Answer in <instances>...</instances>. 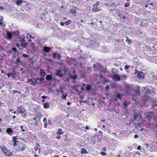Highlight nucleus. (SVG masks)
I'll return each mask as SVG.
<instances>
[{
  "label": "nucleus",
  "instance_id": "f03ea898",
  "mask_svg": "<svg viewBox=\"0 0 157 157\" xmlns=\"http://www.w3.org/2000/svg\"><path fill=\"white\" fill-rule=\"evenodd\" d=\"M18 109L17 110V112L18 113H23L24 115H25L26 113V111L25 110V109L22 106H19L18 107Z\"/></svg>",
  "mask_w": 157,
  "mask_h": 157
},
{
  "label": "nucleus",
  "instance_id": "8fccbe9b",
  "mask_svg": "<svg viewBox=\"0 0 157 157\" xmlns=\"http://www.w3.org/2000/svg\"><path fill=\"white\" fill-rule=\"evenodd\" d=\"M57 53H54L53 54V58L54 59H55L56 57V56H57Z\"/></svg>",
  "mask_w": 157,
  "mask_h": 157
},
{
  "label": "nucleus",
  "instance_id": "a878e982",
  "mask_svg": "<svg viewBox=\"0 0 157 157\" xmlns=\"http://www.w3.org/2000/svg\"><path fill=\"white\" fill-rule=\"evenodd\" d=\"M132 86L130 85H127L125 86V89L128 91L130 89Z\"/></svg>",
  "mask_w": 157,
  "mask_h": 157
},
{
  "label": "nucleus",
  "instance_id": "ddd939ff",
  "mask_svg": "<svg viewBox=\"0 0 157 157\" xmlns=\"http://www.w3.org/2000/svg\"><path fill=\"white\" fill-rule=\"evenodd\" d=\"M6 155L10 156L12 155L13 153L9 151L6 149L4 152H3Z\"/></svg>",
  "mask_w": 157,
  "mask_h": 157
},
{
  "label": "nucleus",
  "instance_id": "58836bf2",
  "mask_svg": "<svg viewBox=\"0 0 157 157\" xmlns=\"http://www.w3.org/2000/svg\"><path fill=\"white\" fill-rule=\"evenodd\" d=\"M126 42L128 43L129 44H130L132 43L131 41L130 40L128 39L126 40Z\"/></svg>",
  "mask_w": 157,
  "mask_h": 157
},
{
  "label": "nucleus",
  "instance_id": "cd10ccee",
  "mask_svg": "<svg viewBox=\"0 0 157 157\" xmlns=\"http://www.w3.org/2000/svg\"><path fill=\"white\" fill-rule=\"evenodd\" d=\"M13 132V130L11 128H8L7 129V133L10 134Z\"/></svg>",
  "mask_w": 157,
  "mask_h": 157
},
{
  "label": "nucleus",
  "instance_id": "9d476101",
  "mask_svg": "<svg viewBox=\"0 0 157 157\" xmlns=\"http://www.w3.org/2000/svg\"><path fill=\"white\" fill-rule=\"evenodd\" d=\"M144 74L141 71H139L137 75V77L140 79H141L144 77Z\"/></svg>",
  "mask_w": 157,
  "mask_h": 157
},
{
  "label": "nucleus",
  "instance_id": "c03bdc74",
  "mask_svg": "<svg viewBox=\"0 0 157 157\" xmlns=\"http://www.w3.org/2000/svg\"><path fill=\"white\" fill-rule=\"evenodd\" d=\"M100 154L103 156H105L106 155V153L102 151L101 152Z\"/></svg>",
  "mask_w": 157,
  "mask_h": 157
},
{
  "label": "nucleus",
  "instance_id": "5fc2aeb1",
  "mask_svg": "<svg viewBox=\"0 0 157 157\" xmlns=\"http://www.w3.org/2000/svg\"><path fill=\"white\" fill-rule=\"evenodd\" d=\"M105 88L106 90H108L109 89L110 87L109 86L107 85L105 86Z\"/></svg>",
  "mask_w": 157,
  "mask_h": 157
},
{
  "label": "nucleus",
  "instance_id": "0e129e2a",
  "mask_svg": "<svg viewBox=\"0 0 157 157\" xmlns=\"http://www.w3.org/2000/svg\"><path fill=\"white\" fill-rule=\"evenodd\" d=\"M141 149V146L140 145H139L137 147V150H140Z\"/></svg>",
  "mask_w": 157,
  "mask_h": 157
},
{
  "label": "nucleus",
  "instance_id": "a18cd8bd",
  "mask_svg": "<svg viewBox=\"0 0 157 157\" xmlns=\"http://www.w3.org/2000/svg\"><path fill=\"white\" fill-rule=\"evenodd\" d=\"M12 50L14 51L15 52H17V49L16 48H11Z\"/></svg>",
  "mask_w": 157,
  "mask_h": 157
},
{
  "label": "nucleus",
  "instance_id": "a211bd4d",
  "mask_svg": "<svg viewBox=\"0 0 157 157\" xmlns=\"http://www.w3.org/2000/svg\"><path fill=\"white\" fill-rule=\"evenodd\" d=\"M11 75L12 76L13 78L15 77V75L16 74V72L14 69L12 70V71L10 73Z\"/></svg>",
  "mask_w": 157,
  "mask_h": 157
},
{
  "label": "nucleus",
  "instance_id": "603ef678",
  "mask_svg": "<svg viewBox=\"0 0 157 157\" xmlns=\"http://www.w3.org/2000/svg\"><path fill=\"white\" fill-rule=\"evenodd\" d=\"M3 17L2 16H0V21H3Z\"/></svg>",
  "mask_w": 157,
  "mask_h": 157
},
{
  "label": "nucleus",
  "instance_id": "a19ab883",
  "mask_svg": "<svg viewBox=\"0 0 157 157\" xmlns=\"http://www.w3.org/2000/svg\"><path fill=\"white\" fill-rule=\"evenodd\" d=\"M129 5H130V4H129V2H126L125 3V5H124V6L125 7H128Z\"/></svg>",
  "mask_w": 157,
  "mask_h": 157
},
{
  "label": "nucleus",
  "instance_id": "dca6fc26",
  "mask_svg": "<svg viewBox=\"0 0 157 157\" xmlns=\"http://www.w3.org/2000/svg\"><path fill=\"white\" fill-rule=\"evenodd\" d=\"M100 77L101 78H103V76L101 75L105 73V70H101L100 71Z\"/></svg>",
  "mask_w": 157,
  "mask_h": 157
},
{
  "label": "nucleus",
  "instance_id": "aec40b11",
  "mask_svg": "<svg viewBox=\"0 0 157 157\" xmlns=\"http://www.w3.org/2000/svg\"><path fill=\"white\" fill-rule=\"evenodd\" d=\"M46 74V73L44 72L43 69H41L40 70V75L41 76L44 77Z\"/></svg>",
  "mask_w": 157,
  "mask_h": 157
},
{
  "label": "nucleus",
  "instance_id": "f704fd0d",
  "mask_svg": "<svg viewBox=\"0 0 157 157\" xmlns=\"http://www.w3.org/2000/svg\"><path fill=\"white\" fill-rule=\"evenodd\" d=\"M37 79L35 82H32L31 83V84L33 86H35L37 84Z\"/></svg>",
  "mask_w": 157,
  "mask_h": 157
},
{
  "label": "nucleus",
  "instance_id": "680f3d73",
  "mask_svg": "<svg viewBox=\"0 0 157 157\" xmlns=\"http://www.w3.org/2000/svg\"><path fill=\"white\" fill-rule=\"evenodd\" d=\"M60 24L62 26H63L64 25V24H65V22H61L60 23Z\"/></svg>",
  "mask_w": 157,
  "mask_h": 157
},
{
  "label": "nucleus",
  "instance_id": "6e6d98bb",
  "mask_svg": "<svg viewBox=\"0 0 157 157\" xmlns=\"http://www.w3.org/2000/svg\"><path fill=\"white\" fill-rule=\"evenodd\" d=\"M47 122L45 123L44 124V127L45 128H47Z\"/></svg>",
  "mask_w": 157,
  "mask_h": 157
},
{
  "label": "nucleus",
  "instance_id": "338daca9",
  "mask_svg": "<svg viewBox=\"0 0 157 157\" xmlns=\"http://www.w3.org/2000/svg\"><path fill=\"white\" fill-rule=\"evenodd\" d=\"M102 150L103 151H105L106 150V148L105 147H104L102 148Z\"/></svg>",
  "mask_w": 157,
  "mask_h": 157
},
{
  "label": "nucleus",
  "instance_id": "2f4dec72",
  "mask_svg": "<svg viewBox=\"0 0 157 157\" xmlns=\"http://www.w3.org/2000/svg\"><path fill=\"white\" fill-rule=\"evenodd\" d=\"M77 85H74L72 87V88L75 90L77 92H78L79 91V90L77 89L76 88L77 87Z\"/></svg>",
  "mask_w": 157,
  "mask_h": 157
},
{
  "label": "nucleus",
  "instance_id": "7ed1b4c3",
  "mask_svg": "<svg viewBox=\"0 0 157 157\" xmlns=\"http://www.w3.org/2000/svg\"><path fill=\"white\" fill-rule=\"evenodd\" d=\"M111 78L115 81H119L121 79V76L119 75L114 74L111 76Z\"/></svg>",
  "mask_w": 157,
  "mask_h": 157
},
{
  "label": "nucleus",
  "instance_id": "423d86ee",
  "mask_svg": "<svg viewBox=\"0 0 157 157\" xmlns=\"http://www.w3.org/2000/svg\"><path fill=\"white\" fill-rule=\"evenodd\" d=\"M97 67L96 68H94V70L95 71H98V69L99 70H103L102 69V68L103 67V66L101 65V64L97 63Z\"/></svg>",
  "mask_w": 157,
  "mask_h": 157
},
{
  "label": "nucleus",
  "instance_id": "c85d7f7f",
  "mask_svg": "<svg viewBox=\"0 0 157 157\" xmlns=\"http://www.w3.org/2000/svg\"><path fill=\"white\" fill-rule=\"evenodd\" d=\"M0 148L3 152L7 149L4 145H1L0 146Z\"/></svg>",
  "mask_w": 157,
  "mask_h": 157
},
{
  "label": "nucleus",
  "instance_id": "de8ad7c7",
  "mask_svg": "<svg viewBox=\"0 0 157 157\" xmlns=\"http://www.w3.org/2000/svg\"><path fill=\"white\" fill-rule=\"evenodd\" d=\"M44 79L43 78H40L37 79V80H40V81L42 82L44 80Z\"/></svg>",
  "mask_w": 157,
  "mask_h": 157
},
{
  "label": "nucleus",
  "instance_id": "864d4df0",
  "mask_svg": "<svg viewBox=\"0 0 157 157\" xmlns=\"http://www.w3.org/2000/svg\"><path fill=\"white\" fill-rule=\"evenodd\" d=\"M129 66L128 65H126L124 67V69L125 70H127L129 68Z\"/></svg>",
  "mask_w": 157,
  "mask_h": 157
},
{
  "label": "nucleus",
  "instance_id": "774afa93",
  "mask_svg": "<svg viewBox=\"0 0 157 157\" xmlns=\"http://www.w3.org/2000/svg\"><path fill=\"white\" fill-rule=\"evenodd\" d=\"M65 80L67 82H69L70 81V78H67Z\"/></svg>",
  "mask_w": 157,
  "mask_h": 157
},
{
  "label": "nucleus",
  "instance_id": "e433bc0d",
  "mask_svg": "<svg viewBox=\"0 0 157 157\" xmlns=\"http://www.w3.org/2000/svg\"><path fill=\"white\" fill-rule=\"evenodd\" d=\"M70 12L73 13L75 14L76 13V11L75 10L71 9Z\"/></svg>",
  "mask_w": 157,
  "mask_h": 157
},
{
  "label": "nucleus",
  "instance_id": "6ab92c4d",
  "mask_svg": "<svg viewBox=\"0 0 157 157\" xmlns=\"http://www.w3.org/2000/svg\"><path fill=\"white\" fill-rule=\"evenodd\" d=\"M142 90L144 91V93H146L148 94V93H150L149 90L146 88L145 87H143L142 88Z\"/></svg>",
  "mask_w": 157,
  "mask_h": 157
},
{
  "label": "nucleus",
  "instance_id": "4d7b16f0",
  "mask_svg": "<svg viewBox=\"0 0 157 157\" xmlns=\"http://www.w3.org/2000/svg\"><path fill=\"white\" fill-rule=\"evenodd\" d=\"M47 118L45 117H44L43 119V122H44V123H46V122H47Z\"/></svg>",
  "mask_w": 157,
  "mask_h": 157
},
{
  "label": "nucleus",
  "instance_id": "b1692460",
  "mask_svg": "<svg viewBox=\"0 0 157 157\" xmlns=\"http://www.w3.org/2000/svg\"><path fill=\"white\" fill-rule=\"evenodd\" d=\"M28 44V42L21 43V45L24 48H25L27 46Z\"/></svg>",
  "mask_w": 157,
  "mask_h": 157
},
{
  "label": "nucleus",
  "instance_id": "49530a36",
  "mask_svg": "<svg viewBox=\"0 0 157 157\" xmlns=\"http://www.w3.org/2000/svg\"><path fill=\"white\" fill-rule=\"evenodd\" d=\"M133 117H134V119L133 121L134 122V121H135V120L137 118H138V116H136V115H134Z\"/></svg>",
  "mask_w": 157,
  "mask_h": 157
},
{
  "label": "nucleus",
  "instance_id": "bb28decb",
  "mask_svg": "<svg viewBox=\"0 0 157 157\" xmlns=\"http://www.w3.org/2000/svg\"><path fill=\"white\" fill-rule=\"evenodd\" d=\"M58 131L57 132V134L59 135H61L63 133V132H61L62 129L61 128H59L58 129Z\"/></svg>",
  "mask_w": 157,
  "mask_h": 157
},
{
  "label": "nucleus",
  "instance_id": "c9c22d12",
  "mask_svg": "<svg viewBox=\"0 0 157 157\" xmlns=\"http://www.w3.org/2000/svg\"><path fill=\"white\" fill-rule=\"evenodd\" d=\"M22 62L20 60L19 58H17L16 61V64H18V63H20L21 62Z\"/></svg>",
  "mask_w": 157,
  "mask_h": 157
},
{
  "label": "nucleus",
  "instance_id": "6e6552de",
  "mask_svg": "<svg viewBox=\"0 0 157 157\" xmlns=\"http://www.w3.org/2000/svg\"><path fill=\"white\" fill-rule=\"evenodd\" d=\"M90 45L95 46L96 47L98 46L99 45V44L94 40H92L90 41Z\"/></svg>",
  "mask_w": 157,
  "mask_h": 157
},
{
  "label": "nucleus",
  "instance_id": "bf43d9fd",
  "mask_svg": "<svg viewBox=\"0 0 157 157\" xmlns=\"http://www.w3.org/2000/svg\"><path fill=\"white\" fill-rule=\"evenodd\" d=\"M42 98L44 99H46L47 98V97L44 95L42 96Z\"/></svg>",
  "mask_w": 157,
  "mask_h": 157
},
{
  "label": "nucleus",
  "instance_id": "4468645a",
  "mask_svg": "<svg viewBox=\"0 0 157 157\" xmlns=\"http://www.w3.org/2000/svg\"><path fill=\"white\" fill-rule=\"evenodd\" d=\"M61 72V70H58L57 71V73L56 74V75L57 76H59V77H62L63 76V74H60Z\"/></svg>",
  "mask_w": 157,
  "mask_h": 157
},
{
  "label": "nucleus",
  "instance_id": "e2e57ef3",
  "mask_svg": "<svg viewBox=\"0 0 157 157\" xmlns=\"http://www.w3.org/2000/svg\"><path fill=\"white\" fill-rule=\"evenodd\" d=\"M97 63H96V64H94L93 65V68L94 69L95 68H96L97 67Z\"/></svg>",
  "mask_w": 157,
  "mask_h": 157
},
{
  "label": "nucleus",
  "instance_id": "39448f33",
  "mask_svg": "<svg viewBox=\"0 0 157 157\" xmlns=\"http://www.w3.org/2000/svg\"><path fill=\"white\" fill-rule=\"evenodd\" d=\"M140 87L139 86H137L136 89L135 90V92L137 96H139L141 94L140 91Z\"/></svg>",
  "mask_w": 157,
  "mask_h": 157
},
{
  "label": "nucleus",
  "instance_id": "72a5a7b5",
  "mask_svg": "<svg viewBox=\"0 0 157 157\" xmlns=\"http://www.w3.org/2000/svg\"><path fill=\"white\" fill-rule=\"evenodd\" d=\"M116 97L117 98L121 100V95L120 94L118 93L117 94Z\"/></svg>",
  "mask_w": 157,
  "mask_h": 157
},
{
  "label": "nucleus",
  "instance_id": "7c9ffc66",
  "mask_svg": "<svg viewBox=\"0 0 157 157\" xmlns=\"http://www.w3.org/2000/svg\"><path fill=\"white\" fill-rule=\"evenodd\" d=\"M127 78V76L125 75H123L121 77V80H126Z\"/></svg>",
  "mask_w": 157,
  "mask_h": 157
},
{
  "label": "nucleus",
  "instance_id": "f3484780",
  "mask_svg": "<svg viewBox=\"0 0 157 157\" xmlns=\"http://www.w3.org/2000/svg\"><path fill=\"white\" fill-rule=\"evenodd\" d=\"M46 79L47 80H53V77L51 75H46Z\"/></svg>",
  "mask_w": 157,
  "mask_h": 157
},
{
  "label": "nucleus",
  "instance_id": "37998d69",
  "mask_svg": "<svg viewBox=\"0 0 157 157\" xmlns=\"http://www.w3.org/2000/svg\"><path fill=\"white\" fill-rule=\"evenodd\" d=\"M13 33L14 34H16L17 35H18L19 34V32L18 31H13Z\"/></svg>",
  "mask_w": 157,
  "mask_h": 157
},
{
  "label": "nucleus",
  "instance_id": "f257e3e1",
  "mask_svg": "<svg viewBox=\"0 0 157 157\" xmlns=\"http://www.w3.org/2000/svg\"><path fill=\"white\" fill-rule=\"evenodd\" d=\"M99 4V2L97 1L96 4L94 5L92 11L93 12L95 13L100 10V9L98 7V6Z\"/></svg>",
  "mask_w": 157,
  "mask_h": 157
},
{
  "label": "nucleus",
  "instance_id": "5701e85b",
  "mask_svg": "<svg viewBox=\"0 0 157 157\" xmlns=\"http://www.w3.org/2000/svg\"><path fill=\"white\" fill-rule=\"evenodd\" d=\"M22 2H23V1L22 0H17L16 1V3L17 5H20L22 4Z\"/></svg>",
  "mask_w": 157,
  "mask_h": 157
},
{
  "label": "nucleus",
  "instance_id": "1a4fd4ad",
  "mask_svg": "<svg viewBox=\"0 0 157 157\" xmlns=\"http://www.w3.org/2000/svg\"><path fill=\"white\" fill-rule=\"evenodd\" d=\"M90 45L95 46L96 47L98 46L99 45V44L94 40H92L90 41Z\"/></svg>",
  "mask_w": 157,
  "mask_h": 157
},
{
  "label": "nucleus",
  "instance_id": "09e8293b",
  "mask_svg": "<svg viewBox=\"0 0 157 157\" xmlns=\"http://www.w3.org/2000/svg\"><path fill=\"white\" fill-rule=\"evenodd\" d=\"M57 58L59 59H60L61 57V56L59 54H57Z\"/></svg>",
  "mask_w": 157,
  "mask_h": 157
},
{
  "label": "nucleus",
  "instance_id": "473e14b6",
  "mask_svg": "<svg viewBox=\"0 0 157 157\" xmlns=\"http://www.w3.org/2000/svg\"><path fill=\"white\" fill-rule=\"evenodd\" d=\"M78 76L76 75H75L73 76V79L75 80V81H74V82L75 83L76 82V79L78 78Z\"/></svg>",
  "mask_w": 157,
  "mask_h": 157
},
{
  "label": "nucleus",
  "instance_id": "412c9836",
  "mask_svg": "<svg viewBox=\"0 0 157 157\" xmlns=\"http://www.w3.org/2000/svg\"><path fill=\"white\" fill-rule=\"evenodd\" d=\"M50 103L48 102H45L44 103L43 106L45 109L48 108L49 106Z\"/></svg>",
  "mask_w": 157,
  "mask_h": 157
},
{
  "label": "nucleus",
  "instance_id": "69168bd1",
  "mask_svg": "<svg viewBox=\"0 0 157 157\" xmlns=\"http://www.w3.org/2000/svg\"><path fill=\"white\" fill-rule=\"evenodd\" d=\"M134 137L135 138H138V135L137 134H135L134 136Z\"/></svg>",
  "mask_w": 157,
  "mask_h": 157
},
{
  "label": "nucleus",
  "instance_id": "393cba45",
  "mask_svg": "<svg viewBox=\"0 0 157 157\" xmlns=\"http://www.w3.org/2000/svg\"><path fill=\"white\" fill-rule=\"evenodd\" d=\"M81 154L83 153L86 154L88 153V152L86 151V149H84V148H82L81 150Z\"/></svg>",
  "mask_w": 157,
  "mask_h": 157
},
{
  "label": "nucleus",
  "instance_id": "2eb2a0df",
  "mask_svg": "<svg viewBox=\"0 0 157 157\" xmlns=\"http://www.w3.org/2000/svg\"><path fill=\"white\" fill-rule=\"evenodd\" d=\"M19 147L21 149L22 151H23L25 149L26 147V145L25 144L22 143L21 145Z\"/></svg>",
  "mask_w": 157,
  "mask_h": 157
},
{
  "label": "nucleus",
  "instance_id": "79ce46f5",
  "mask_svg": "<svg viewBox=\"0 0 157 157\" xmlns=\"http://www.w3.org/2000/svg\"><path fill=\"white\" fill-rule=\"evenodd\" d=\"M57 91L58 93L61 92L62 93V95H63V90H57Z\"/></svg>",
  "mask_w": 157,
  "mask_h": 157
},
{
  "label": "nucleus",
  "instance_id": "3c124183",
  "mask_svg": "<svg viewBox=\"0 0 157 157\" xmlns=\"http://www.w3.org/2000/svg\"><path fill=\"white\" fill-rule=\"evenodd\" d=\"M123 106L125 108L127 107L128 106V104L125 103H123Z\"/></svg>",
  "mask_w": 157,
  "mask_h": 157
},
{
  "label": "nucleus",
  "instance_id": "13d9d810",
  "mask_svg": "<svg viewBox=\"0 0 157 157\" xmlns=\"http://www.w3.org/2000/svg\"><path fill=\"white\" fill-rule=\"evenodd\" d=\"M23 56L24 57H27L29 56V55L25 54H24L23 55Z\"/></svg>",
  "mask_w": 157,
  "mask_h": 157
},
{
  "label": "nucleus",
  "instance_id": "c756f323",
  "mask_svg": "<svg viewBox=\"0 0 157 157\" xmlns=\"http://www.w3.org/2000/svg\"><path fill=\"white\" fill-rule=\"evenodd\" d=\"M71 20H67V21L65 22V25H69V24H70L71 23Z\"/></svg>",
  "mask_w": 157,
  "mask_h": 157
},
{
  "label": "nucleus",
  "instance_id": "4c0bfd02",
  "mask_svg": "<svg viewBox=\"0 0 157 157\" xmlns=\"http://www.w3.org/2000/svg\"><path fill=\"white\" fill-rule=\"evenodd\" d=\"M67 96V94H65L64 95L63 94V95H62V99H64L65 100L66 99V97Z\"/></svg>",
  "mask_w": 157,
  "mask_h": 157
},
{
  "label": "nucleus",
  "instance_id": "9b49d317",
  "mask_svg": "<svg viewBox=\"0 0 157 157\" xmlns=\"http://www.w3.org/2000/svg\"><path fill=\"white\" fill-rule=\"evenodd\" d=\"M92 86L89 84H86V90L88 92L92 90Z\"/></svg>",
  "mask_w": 157,
  "mask_h": 157
},
{
  "label": "nucleus",
  "instance_id": "0eeeda50",
  "mask_svg": "<svg viewBox=\"0 0 157 157\" xmlns=\"http://www.w3.org/2000/svg\"><path fill=\"white\" fill-rule=\"evenodd\" d=\"M90 45L95 46L96 47L98 46L99 45V44L94 40H92L90 41Z\"/></svg>",
  "mask_w": 157,
  "mask_h": 157
},
{
  "label": "nucleus",
  "instance_id": "f8f14e48",
  "mask_svg": "<svg viewBox=\"0 0 157 157\" xmlns=\"http://www.w3.org/2000/svg\"><path fill=\"white\" fill-rule=\"evenodd\" d=\"M51 49L50 47L44 46L43 47V52H48Z\"/></svg>",
  "mask_w": 157,
  "mask_h": 157
},
{
  "label": "nucleus",
  "instance_id": "ea45409f",
  "mask_svg": "<svg viewBox=\"0 0 157 157\" xmlns=\"http://www.w3.org/2000/svg\"><path fill=\"white\" fill-rule=\"evenodd\" d=\"M0 25L3 27H5L6 26V25H4L2 21H0Z\"/></svg>",
  "mask_w": 157,
  "mask_h": 157
},
{
  "label": "nucleus",
  "instance_id": "052dcab7",
  "mask_svg": "<svg viewBox=\"0 0 157 157\" xmlns=\"http://www.w3.org/2000/svg\"><path fill=\"white\" fill-rule=\"evenodd\" d=\"M25 39L22 38L21 39V42H22V43H24V42H25Z\"/></svg>",
  "mask_w": 157,
  "mask_h": 157
},
{
  "label": "nucleus",
  "instance_id": "20e7f679",
  "mask_svg": "<svg viewBox=\"0 0 157 157\" xmlns=\"http://www.w3.org/2000/svg\"><path fill=\"white\" fill-rule=\"evenodd\" d=\"M7 37H6V38L7 39L10 40L12 38V33L9 31H7Z\"/></svg>",
  "mask_w": 157,
  "mask_h": 157
},
{
  "label": "nucleus",
  "instance_id": "4be33fe9",
  "mask_svg": "<svg viewBox=\"0 0 157 157\" xmlns=\"http://www.w3.org/2000/svg\"><path fill=\"white\" fill-rule=\"evenodd\" d=\"M16 136H13V137L12 140L14 142V144H13V146L14 147L16 146L17 145V143L16 142Z\"/></svg>",
  "mask_w": 157,
  "mask_h": 157
}]
</instances>
